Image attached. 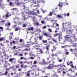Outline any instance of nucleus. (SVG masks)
I'll list each match as a JSON object with an SVG mask.
<instances>
[{"label":"nucleus","instance_id":"obj_1","mask_svg":"<svg viewBox=\"0 0 77 77\" xmlns=\"http://www.w3.org/2000/svg\"><path fill=\"white\" fill-rule=\"evenodd\" d=\"M32 1L34 5H36V4H37V5H34V7H36V8H38V7H39V3H40V1L38 0H32Z\"/></svg>","mask_w":77,"mask_h":77},{"label":"nucleus","instance_id":"obj_2","mask_svg":"<svg viewBox=\"0 0 77 77\" xmlns=\"http://www.w3.org/2000/svg\"><path fill=\"white\" fill-rule=\"evenodd\" d=\"M54 67H55V66L54 65V64H50L48 67H45V68L46 69H53Z\"/></svg>","mask_w":77,"mask_h":77},{"label":"nucleus","instance_id":"obj_3","mask_svg":"<svg viewBox=\"0 0 77 77\" xmlns=\"http://www.w3.org/2000/svg\"><path fill=\"white\" fill-rule=\"evenodd\" d=\"M47 45L46 47V49L48 51H49V50H50V45L48 43L46 44H45V45Z\"/></svg>","mask_w":77,"mask_h":77},{"label":"nucleus","instance_id":"obj_4","mask_svg":"<svg viewBox=\"0 0 77 77\" xmlns=\"http://www.w3.org/2000/svg\"><path fill=\"white\" fill-rule=\"evenodd\" d=\"M65 39L66 41H68L69 42L70 41L71 38L69 37V35H66L65 36Z\"/></svg>","mask_w":77,"mask_h":77},{"label":"nucleus","instance_id":"obj_5","mask_svg":"<svg viewBox=\"0 0 77 77\" xmlns=\"http://www.w3.org/2000/svg\"><path fill=\"white\" fill-rule=\"evenodd\" d=\"M43 35L47 38H52L51 36H50V34H48V33H44Z\"/></svg>","mask_w":77,"mask_h":77},{"label":"nucleus","instance_id":"obj_6","mask_svg":"<svg viewBox=\"0 0 77 77\" xmlns=\"http://www.w3.org/2000/svg\"><path fill=\"white\" fill-rule=\"evenodd\" d=\"M58 39L59 41H60V39H62L63 37H62V34H60L58 36Z\"/></svg>","mask_w":77,"mask_h":77},{"label":"nucleus","instance_id":"obj_7","mask_svg":"<svg viewBox=\"0 0 77 77\" xmlns=\"http://www.w3.org/2000/svg\"><path fill=\"white\" fill-rule=\"evenodd\" d=\"M38 46H39V45H36L35 46H34V47L35 49V50H37V51H39V50H40V48H37L38 47Z\"/></svg>","mask_w":77,"mask_h":77},{"label":"nucleus","instance_id":"obj_8","mask_svg":"<svg viewBox=\"0 0 77 77\" xmlns=\"http://www.w3.org/2000/svg\"><path fill=\"white\" fill-rule=\"evenodd\" d=\"M5 26H11V23H9V22H7V23L5 24Z\"/></svg>","mask_w":77,"mask_h":77},{"label":"nucleus","instance_id":"obj_9","mask_svg":"<svg viewBox=\"0 0 77 77\" xmlns=\"http://www.w3.org/2000/svg\"><path fill=\"white\" fill-rule=\"evenodd\" d=\"M33 30H34L33 27H31L30 28H28V29H26V30H28V31H30V30L33 31Z\"/></svg>","mask_w":77,"mask_h":77},{"label":"nucleus","instance_id":"obj_10","mask_svg":"<svg viewBox=\"0 0 77 77\" xmlns=\"http://www.w3.org/2000/svg\"><path fill=\"white\" fill-rule=\"evenodd\" d=\"M9 5L10 6H14V3L12 2H10Z\"/></svg>","mask_w":77,"mask_h":77},{"label":"nucleus","instance_id":"obj_11","mask_svg":"<svg viewBox=\"0 0 77 77\" xmlns=\"http://www.w3.org/2000/svg\"><path fill=\"white\" fill-rule=\"evenodd\" d=\"M16 2H16V5H17V6H20L21 5V4L20 3V2H19V1L18 0H16Z\"/></svg>","mask_w":77,"mask_h":77},{"label":"nucleus","instance_id":"obj_12","mask_svg":"<svg viewBox=\"0 0 77 77\" xmlns=\"http://www.w3.org/2000/svg\"><path fill=\"white\" fill-rule=\"evenodd\" d=\"M57 16V17L59 18H60V19H62L63 18V16H62V15L58 14Z\"/></svg>","mask_w":77,"mask_h":77},{"label":"nucleus","instance_id":"obj_13","mask_svg":"<svg viewBox=\"0 0 77 77\" xmlns=\"http://www.w3.org/2000/svg\"><path fill=\"white\" fill-rule=\"evenodd\" d=\"M56 50V48L54 46H53V49L51 50L53 52V51H55Z\"/></svg>","mask_w":77,"mask_h":77},{"label":"nucleus","instance_id":"obj_14","mask_svg":"<svg viewBox=\"0 0 77 77\" xmlns=\"http://www.w3.org/2000/svg\"><path fill=\"white\" fill-rule=\"evenodd\" d=\"M42 61L44 64H46V65H47V63L45 62V60L43 59Z\"/></svg>","mask_w":77,"mask_h":77},{"label":"nucleus","instance_id":"obj_15","mask_svg":"<svg viewBox=\"0 0 77 77\" xmlns=\"http://www.w3.org/2000/svg\"><path fill=\"white\" fill-rule=\"evenodd\" d=\"M24 51H30V48H29L28 49L25 48L24 49Z\"/></svg>","mask_w":77,"mask_h":77},{"label":"nucleus","instance_id":"obj_16","mask_svg":"<svg viewBox=\"0 0 77 77\" xmlns=\"http://www.w3.org/2000/svg\"><path fill=\"white\" fill-rule=\"evenodd\" d=\"M42 42L43 43H47V42H48L47 40H43L42 41Z\"/></svg>","mask_w":77,"mask_h":77},{"label":"nucleus","instance_id":"obj_17","mask_svg":"<svg viewBox=\"0 0 77 77\" xmlns=\"http://www.w3.org/2000/svg\"><path fill=\"white\" fill-rule=\"evenodd\" d=\"M30 71H28L27 72V74H26V76H27V77H28L29 76H30Z\"/></svg>","mask_w":77,"mask_h":77},{"label":"nucleus","instance_id":"obj_18","mask_svg":"<svg viewBox=\"0 0 77 77\" xmlns=\"http://www.w3.org/2000/svg\"><path fill=\"white\" fill-rule=\"evenodd\" d=\"M60 34H58L57 33L55 34L54 35V37H56V36H58V35H59Z\"/></svg>","mask_w":77,"mask_h":77},{"label":"nucleus","instance_id":"obj_19","mask_svg":"<svg viewBox=\"0 0 77 77\" xmlns=\"http://www.w3.org/2000/svg\"><path fill=\"white\" fill-rule=\"evenodd\" d=\"M52 40L53 41H54V42H56V43H57V41L55 39L53 38H52Z\"/></svg>","mask_w":77,"mask_h":77},{"label":"nucleus","instance_id":"obj_20","mask_svg":"<svg viewBox=\"0 0 77 77\" xmlns=\"http://www.w3.org/2000/svg\"><path fill=\"white\" fill-rule=\"evenodd\" d=\"M43 38V36H39V40H41V41H42V39Z\"/></svg>","mask_w":77,"mask_h":77},{"label":"nucleus","instance_id":"obj_21","mask_svg":"<svg viewBox=\"0 0 77 77\" xmlns=\"http://www.w3.org/2000/svg\"><path fill=\"white\" fill-rule=\"evenodd\" d=\"M60 69H61V68L58 69H57L58 73H60V74L61 73V71H60Z\"/></svg>","mask_w":77,"mask_h":77},{"label":"nucleus","instance_id":"obj_22","mask_svg":"<svg viewBox=\"0 0 77 77\" xmlns=\"http://www.w3.org/2000/svg\"><path fill=\"white\" fill-rule=\"evenodd\" d=\"M50 21H51V22H52H52H53V21H54V24H56V22H57V21L55 20H50Z\"/></svg>","mask_w":77,"mask_h":77},{"label":"nucleus","instance_id":"obj_23","mask_svg":"<svg viewBox=\"0 0 77 77\" xmlns=\"http://www.w3.org/2000/svg\"><path fill=\"white\" fill-rule=\"evenodd\" d=\"M5 39V38L4 37H0V41L1 42L2 41H3Z\"/></svg>","mask_w":77,"mask_h":77},{"label":"nucleus","instance_id":"obj_24","mask_svg":"<svg viewBox=\"0 0 77 77\" xmlns=\"http://www.w3.org/2000/svg\"><path fill=\"white\" fill-rule=\"evenodd\" d=\"M26 47H29L30 46V44H27L25 45Z\"/></svg>","mask_w":77,"mask_h":77},{"label":"nucleus","instance_id":"obj_25","mask_svg":"<svg viewBox=\"0 0 77 77\" xmlns=\"http://www.w3.org/2000/svg\"><path fill=\"white\" fill-rule=\"evenodd\" d=\"M9 15H8V13H7L5 15V17H6L7 18H9Z\"/></svg>","mask_w":77,"mask_h":77},{"label":"nucleus","instance_id":"obj_26","mask_svg":"<svg viewBox=\"0 0 77 77\" xmlns=\"http://www.w3.org/2000/svg\"><path fill=\"white\" fill-rule=\"evenodd\" d=\"M37 13L36 12H33L32 13V15H37Z\"/></svg>","mask_w":77,"mask_h":77},{"label":"nucleus","instance_id":"obj_27","mask_svg":"<svg viewBox=\"0 0 77 77\" xmlns=\"http://www.w3.org/2000/svg\"><path fill=\"white\" fill-rule=\"evenodd\" d=\"M11 14H10L9 16H11V15H14L15 14V12H12L11 13Z\"/></svg>","mask_w":77,"mask_h":77},{"label":"nucleus","instance_id":"obj_28","mask_svg":"<svg viewBox=\"0 0 77 77\" xmlns=\"http://www.w3.org/2000/svg\"><path fill=\"white\" fill-rule=\"evenodd\" d=\"M58 6L60 7H62V6H63L62 4V3H59V4Z\"/></svg>","mask_w":77,"mask_h":77},{"label":"nucleus","instance_id":"obj_29","mask_svg":"<svg viewBox=\"0 0 77 77\" xmlns=\"http://www.w3.org/2000/svg\"><path fill=\"white\" fill-rule=\"evenodd\" d=\"M22 14L23 17H25V16L24 15V13L23 12H22Z\"/></svg>","mask_w":77,"mask_h":77},{"label":"nucleus","instance_id":"obj_30","mask_svg":"<svg viewBox=\"0 0 77 77\" xmlns=\"http://www.w3.org/2000/svg\"><path fill=\"white\" fill-rule=\"evenodd\" d=\"M69 33H72V30L69 29Z\"/></svg>","mask_w":77,"mask_h":77},{"label":"nucleus","instance_id":"obj_31","mask_svg":"<svg viewBox=\"0 0 77 77\" xmlns=\"http://www.w3.org/2000/svg\"><path fill=\"white\" fill-rule=\"evenodd\" d=\"M52 15H53V13L51 11L49 13V16H52Z\"/></svg>","mask_w":77,"mask_h":77},{"label":"nucleus","instance_id":"obj_32","mask_svg":"<svg viewBox=\"0 0 77 77\" xmlns=\"http://www.w3.org/2000/svg\"><path fill=\"white\" fill-rule=\"evenodd\" d=\"M17 8H13V9H11V10L12 11H13V10H14V11H16V10H17Z\"/></svg>","mask_w":77,"mask_h":77},{"label":"nucleus","instance_id":"obj_33","mask_svg":"<svg viewBox=\"0 0 77 77\" xmlns=\"http://www.w3.org/2000/svg\"><path fill=\"white\" fill-rule=\"evenodd\" d=\"M39 51L40 53L41 54H42V53H43V52H42L41 49H40Z\"/></svg>","mask_w":77,"mask_h":77},{"label":"nucleus","instance_id":"obj_34","mask_svg":"<svg viewBox=\"0 0 77 77\" xmlns=\"http://www.w3.org/2000/svg\"><path fill=\"white\" fill-rule=\"evenodd\" d=\"M33 67H35V68H38V66L36 65H33Z\"/></svg>","mask_w":77,"mask_h":77},{"label":"nucleus","instance_id":"obj_35","mask_svg":"<svg viewBox=\"0 0 77 77\" xmlns=\"http://www.w3.org/2000/svg\"><path fill=\"white\" fill-rule=\"evenodd\" d=\"M48 31H49V32H52V30H51V29H48Z\"/></svg>","mask_w":77,"mask_h":77},{"label":"nucleus","instance_id":"obj_36","mask_svg":"<svg viewBox=\"0 0 77 77\" xmlns=\"http://www.w3.org/2000/svg\"><path fill=\"white\" fill-rule=\"evenodd\" d=\"M35 55H33V54H30V56H35Z\"/></svg>","mask_w":77,"mask_h":77},{"label":"nucleus","instance_id":"obj_37","mask_svg":"<svg viewBox=\"0 0 77 77\" xmlns=\"http://www.w3.org/2000/svg\"><path fill=\"white\" fill-rule=\"evenodd\" d=\"M56 12V10H55L54 9H53L52 10V13L54 14V12Z\"/></svg>","mask_w":77,"mask_h":77},{"label":"nucleus","instance_id":"obj_38","mask_svg":"<svg viewBox=\"0 0 77 77\" xmlns=\"http://www.w3.org/2000/svg\"><path fill=\"white\" fill-rule=\"evenodd\" d=\"M24 68H27L28 67V66L26 65H24Z\"/></svg>","mask_w":77,"mask_h":77},{"label":"nucleus","instance_id":"obj_39","mask_svg":"<svg viewBox=\"0 0 77 77\" xmlns=\"http://www.w3.org/2000/svg\"><path fill=\"white\" fill-rule=\"evenodd\" d=\"M9 61H10V62H12L13 61V59L12 58H10L9 60Z\"/></svg>","mask_w":77,"mask_h":77},{"label":"nucleus","instance_id":"obj_40","mask_svg":"<svg viewBox=\"0 0 77 77\" xmlns=\"http://www.w3.org/2000/svg\"><path fill=\"white\" fill-rule=\"evenodd\" d=\"M70 66L71 67V68H74V66H73V64H71L70 65Z\"/></svg>","mask_w":77,"mask_h":77},{"label":"nucleus","instance_id":"obj_41","mask_svg":"<svg viewBox=\"0 0 77 77\" xmlns=\"http://www.w3.org/2000/svg\"><path fill=\"white\" fill-rule=\"evenodd\" d=\"M5 21H6V20H2L1 21V23H4V24H5Z\"/></svg>","mask_w":77,"mask_h":77},{"label":"nucleus","instance_id":"obj_42","mask_svg":"<svg viewBox=\"0 0 77 77\" xmlns=\"http://www.w3.org/2000/svg\"><path fill=\"white\" fill-rule=\"evenodd\" d=\"M41 23H42V24H45V22L44 21H41Z\"/></svg>","mask_w":77,"mask_h":77},{"label":"nucleus","instance_id":"obj_43","mask_svg":"<svg viewBox=\"0 0 77 77\" xmlns=\"http://www.w3.org/2000/svg\"><path fill=\"white\" fill-rule=\"evenodd\" d=\"M18 56H23V54H19Z\"/></svg>","mask_w":77,"mask_h":77},{"label":"nucleus","instance_id":"obj_44","mask_svg":"<svg viewBox=\"0 0 77 77\" xmlns=\"http://www.w3.org/2000/svg\"><path fill=\"white\" fill-rule=\"evenodd\" d=\"M19 30V29H18V28H16V29H15V31H17Z\"/></svg>","mask_w":77,"mask_h":77},{"label":"nucleus","instance_id":"obj_45","mask_svg":"<svg viewBox=\"0 0 77 77\" xmlns=\"http://www.w3.org/2000/svg\"><path fill=\"white\" fill-rule=\"evenodd\" d=\"M9 39H12V36H10Z\"/></svg>","mask_w":77,"mask_h":77},{"label":"nucleus","instance_id":"obj_46","mask_svg":"<svg viewBox=\"0 0 77 77\" xmlns=\"http://www.w3.org/2000/svg\"><path fill=\"white\" fill-rule=\"evenodd\" d=\"M7 73H8V71H6L5 73L4 74V75H7Z\"/></svg>","mask_w":77,"mask_h":77},{"label":"nucleus","instance_id":"obj_47","mask_svg":"<svg viewBox=\"0 0 77 77\" xmlns=\"http://www.w3.org/2000/svg\"><path fill=\"white\" fill-rule=\"evenodd\" d=\"M23 7V9H26V7L25 6V5H22Z\"/></svg>","mask_w":77,"mask_h":77},{"label":"nucleus","instance_id":"obj_48","mask_svg":"<svg viewBox=\"0 0 77 77\" xmlns=\"http://www.w3.org/2000/svg\"><path fill=\"white\" fill-rule=\"evenodd\" d=\"M33 63V64H36V63H37V62H36V61H35L34 62V63Z\"/></svg>","mask_w":77,"mask_h":77},{"label":"nucleus","instance_id":"obj_49","mask_svg":"<svg viewBox=\"0 0 77 77\" xmlns=\"http://www.w3.org/2000/svg\"><path fill=\"white\" fill-rule=\"evenodd\" d=\"M65 54H67V55H68V54H69V52H66L65 53Z\"/></svg>","mask_w":77,"mask_h":77},{"label":"nucleus","instance_id":"obj_50","mask_svg":"<svg viewBox=\"0 0 77 77\" xmlns=\"http://www.w3.org/2000/svg\"><path fill=\"white\" fill-rule=\"evenodd\" d=\"M0 45L2 46V47L3 46H4V44H3L2 43H1L0 44Z\"/></svg>","mask_w":77,"mask_h":77},{"label":"nucleus","instance_id":"obj_51","mask_svg":"<svg viewBox=\"0 0 77 77\" xmlns=\"http://www.w3.org/2000/svg\"><path fill=\"white\" fill-rule=\"evenodd\" d=\"M58 61L59 62H61L62 61V60L61 59H59Z\"/></svg>","mask_w":77,"mask_h":77},{"label":"nucleus","instance_id":"obj_52","mask_svg":"<svg viewBox=\"0 0 77 77\" xmlns=\"http://www.w3.org/2000/svg\"><path fill=\"white\" fill-rule=\"evenodd\" d=\"M66 45L65 46H61V48H65V47H66Z\"/></svg>","mask_w":77,"mask_h":77},{"label":"nucleus","instance_id":"obj_53","mask_svg":"<svg viewBox=\"0 0 77 77\" xmlns=\"http://www.w3.org/2000/svg\"><path fill=\"white\" fill-rule=\"evenodd\" d=\"M30 59H32V60H33V59H34V57H30Z\"/></svg>","mask_w":77,"mask_h":77},{"label":"nucleus","instance_id":"obj_54","mask_svg":"<svg viewBox=\"0 0 77 77\" xmlns=\"http://www.w3.org/2000/svg\"><path fill=\"white\" fill-rule=\"evenodd\" d=\"M62 73L63 74H66V72L64 71H63L62 72Z\"/></svg>","mask_w":77,"mask_h":77},{"label":"nucleus","instance_id":"obj_55","mask_svg":"<svg viewBox=\"0 0 77 77\" xmlns=\"http://www.w3.org/2000/svg\"><path fill=\"white\" fill-rule=\"evenodd\" d=\"M69 71H71V72H72V69H69Z\"/></svg>","mask_w":77,"mask_h":77},{"label":"nucleus","instance_id":"obj_56","mask_svg":"<svg viewBox=\"0 0 77 77\" xmlns=\"http://www.w3.org/2000/svg\"><path fill=\"white\" fill-rule=\"evenodd\" d=\"M19 65H18V66H15V67H16V69H17V68H19Z\"/></svg>","mask_w":77,"mask_h":77},{"label":"nucleus","instance_id":"obj_57","mask_svg":"<svg viewBox=\"0 0 77 77\" xmlns=\"http://www.w3.org/2000/svg\"><path fill=\"white\" fill-rule=\"evenodd\" d=\"M26 25L25 24H23V27H26Z\"/></svg>","mask_w":77,"mask_h":77},{"label":"nucleus","instance_id":"obj_58","mask_svg":"<svg viewBox=\"0 0 77 77\" xmlns=\"http://www.w3.org/2000/svg\"><path fill=\"white\" fill-rule=\"evenodd\" d=\"M24 54L25 56H26V55H27V54H28V53H27L26 52H25Z\"/></svg>","mask_w":77,"mask_h":77},{"label":"nucleus","instance_id":"obj_59","mask_svg":"<svg viewBox=\"0 0 77 77\" xmlns=\"http://www.w3.org/2000/svg\"><path fill=\"white\" fill-rule=\"evenodd\" d=\"M20 60H23V59L24 58L23 57H20Z\"/></svg>","mask_w":77,"mask_h":77},{"label":"nucleus","instance_id":"obj_60","mask_svg":"<svg viewBox=\"0 0 77 77\" xmlns=\"http://www.w3.org/2000/svg\"><path fill=\"white\" fill-rule=\"evenodd\" d=\"M56 26H57V27H59V25L57 23H56Z\"/></svg>","mask_w":77,"mask_h":77},{"label":"nucleus","instance_id":"obj_61","mask_svg":"<svg viewBox=\"0 0 77 77\" xmlns=\"http://www.w3.org/2000/svg\"><path fill=\"white\" fill-rule=\"evenodd\" d=\"M49 44H53V43L51 42H50L49 43Z\"/></svg>","mask_w":77,"mask_h":77},{"label":"nucleus","instance_id":"obj_62","mask_svg":"<svg viewBox=\"0 0 77 77\" xmlns=\"http://www.w3.org/2000/svg\"><path fill=\"white\" fill-rule=\"evenodd\" d=\"M3 29V27L1 26L0 27V29H1V30H2V29Z\"/></svg>","mask_w":77,"mask_h":77},{"label":"nucleus","instance_id":"obj_63","mask_svg":"<svg viewBox=\"0 0 77 77\" xmlns=\"http://www.w3.org/2000/svg\"><path fill=\"white\" fill-rule=\"evenodd\" d=\"M74 69H75L76 70H77V67H76V66H75L74 67Z\"/></svg>","mask_w":77,"mask_h":77},{"label":"nucleus","instance_id":"obj_64","mask_svg":"<svg viewBox=\"0 0 77 77\" xmlns=\"http://www.w3.org/2000/svg\"><path fill=\"white\" fill-rule=\"evenodd\" d=\"M69 63H70V64H72V62L70 61L69 62Z\"/></svg>","mask_w":77,"mask_h":77}]
</instances>
